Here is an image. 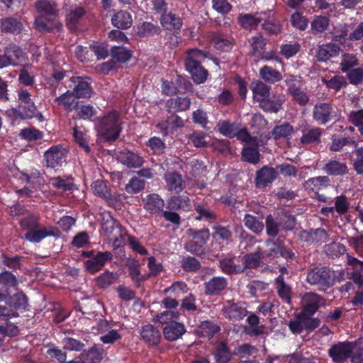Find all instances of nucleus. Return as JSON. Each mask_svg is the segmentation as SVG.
I'll return each mask as SVG.
<instances>
[{
  "label": "nucleus",
  "mask_w": 363,
  "mask_h": 363,
  "mask_svg": "<svg viewBox=\"0 0 363 363\" xmlns=\"http://www.w3.org/2000/svg\"><path fill=\"white\" fill-rule=\"evenodd\" d=\"M49 84L55 87L60 84H62L66 89H70L77 99H88L94 94L91 86V78L87 76H74L71 70L54 69ZM51 94L56 95V88L51 91Z\"/></svg>",
  "instance_id": "obj_1"
},
{
  "label": "nucleus",
  "mask_w": 363,
  "mask_h": 363,
  "mask_svg": "<svg viewBox=\"0 0 363 363\" xmlns=\"http://www.w3.org/2000/svg\"><path fill=\"white\" fill-rule=\"evenodd\" d=\"M40 216L29 211L19 221L21 228L26 230L24 238L26 240L33 243H39L48 237L58 238L60 236V230L52 225L40 227Z\"/></svg>",
  "instance_id": "obj_2"
},
{
  "label": "nucleus",
  "mask_w": 363,
  "mask_h": 363,
  "mask_svg": "<svg viewBox=\"0 0 363 363\" xmlns=\"http://www.w3.org/2000/svg\"><path fill=\"white\" fill-rule=\"evenodd\" d=\"M35 8L39 14L35 20V28L41 33L59 32L62 24L57 21L59 11L55 2L49 0H38Z\"/></svg>",
  "instance_id": "obj_3"
},
{
  "label": "nucleus",
  "mask_w": 363,
  "mask_h": 363,
  "mask_svg": "<svg viewBox=\"0 0 363 363\" xmlns=\"http://www.w3.org/2000/svg\"><path fill=\"white\" fill-rule=\"evenodd\" d=\"M95 128L98 135L102 138L104 142H115L118 139L122 131L119 114L116 111H110L97 118Z\"/></svg>",
  "instance_id": "obj_4"
},
{
  "label": "nucleus",
  "mask_w": 363,
  "mask_h": 363,
  "mask_svg": "<svg viewBox=\"0 0 363 363\" xmlns=\"http://www.w3.org/2000/svg\"><path fill=\"white\" fill-rule=\"evenodd\" d=\"M206 57V54L198 48L189 49L186 52L185 69L197 84L205 82L208 76V70L202 65Z\"/></svg>",
  "instance_id": "obj_5"
},
{
  "label": "nucleus",
  "mask_w": 363,
  "mask_h": 363,
  "mask_svg": "<svg viewBox=\"0 0 363 363\" xmlns=\"http://www.w3.org/2000/svg\"><path fill=\"white\" fill-rule=\"evenodd\" d=\"M334 273L329 267H314L307 272L306 281L320 291H326L335 284Z\"/></svg>",
  "instance_id": "obj_6"
},
{
  "label": "nucleus",
  "mask_w": 363,
  "mask_h": 363,
  "mask_svg": "<svg viewBox=\"0 0 363 363\" xmlns=\"http://www.w3.org/2000/svg\"><path fill=\"white\" fill-rule=\"evenodd\" d=\"M320 325V320L302 311L295 314L294 318L289 321L288 327L292 334L299 335L303 332L310 333Z\"/></svg>",
  "instance_id": "obj_7"
},
{
  "label": "nucleus",
  "mask_w": 363,
  "mask_h": 363,
  "mask_svg": "<svg viewBox=\"0 0 363 363\" xmlns=\"http://www.w3.org/2000/svg\"><path fill=\"white\" fill-rule=\"evenodd\" d=\"M188 235L192 240L184 244V249L196 256H202L205 254V245L210 238V232L208 228L196 230L189 228L187 230Z\"/></svg>",
  "instance_id": "obj_8"
},
{
  "label": "nucleus",
  "mask_w": 363,
  "mask_h": 363,
  "mask_svg": "<svg viewBox=\"0 0 363 363\" xmlns=\"http://www.w3.org/2000/svg\"><path fill=\"white\" fill-rule=\"evenodd\" d=\"M69 150L63 145H56L48 149L43 155L44 166L48 168H60L67 163Z\"/></svg>",
  "instance_id": "obj_9"
},
{
  "label": "nucleus",
  "mask_w": 363,
  "mask_h": 363,
  "mask_svg": "<svg viewBox=\"0 0 363 363\" xmlns=\"http://www.w3.org/2000/svg\"><path fill=\"white\" fill-rule=\"evenodd\" d=\"M140 340L150 348H158L162 339V333L157 327L148 323L140 329Z\"/></svg>",
  "instance_id": "obj_10"
},
{
  "label": "nucleus",
  "mask_w": 363,
  "mask_h": 363,
  "mask_svg": "<svg viewBox=\"0 0 363 363\" xmlns=\"http://www.w3.org/2000/svg\"><path fill=\"white\" fill-rule=\"evenodd\" d=\"M353 352V344L350 341L333 345L328 350V355L335 363H344Z\"/></svg>",
  "instance_id": "obj_11"
},
{
  "label": "nucleus",
  "mask_w": 363,
  "mask_h": 363,
  "mask_svg": "<svg viewBox=\"0 0 363 363\" xmlns=\"http://www.w3.org/2000/svg\"><path fill=\"white\" fill-rule=\"evenodd\" d=\"M4 52L10 66L21 67L28 62L27 54L20 45L16 43H9L4 48Z\"/></svg>",
  "instance_id": "obj_12"
},
{
  "label": "nucleus",
  "mask_w": 363,
  "mask_h": 363,
  "mask_svg": "<svg viewBox=\"0 0 363 363\" xmlns=\"http://www.w3.org/2000/svg\"><path fill=\"white\" fill-rule=\"evenodd\" d=\"M113 259V255L109 251H98L96 255L84 262L85 269L94 274L102 269L108 262Z\"/></svg>",
  "instance_id": "obj_13"
},
{
  "label": "nucleus",
  "mask_w": 363,
  "mask_h": 363,
  "mask_svg": "<svg viewBox=\"0 0 363 363\" xmlns=\"http://www.w3.org/2000/svg\"><path fill=\"white\" fill-rule=\"evenodd\" d=\"M334 108L330 103H317L313 109V118L320 125H325L334 118Z\"/></svg>",
  "instance_id": "obj_14"
},
{
  "label": "nucleus",
  "mask_w": 363,
  "mask_h": 363,
  "mask_svg": "<svg viewBox=\"0 0 363 363\" xmlns=\"http://www.w3.org/2000/svg\"><path fill=\"white\" fill-rule=\"evenodd\" d=\"M302 301L303 306L301 311L313 316L320 307L325 304V298L315 292H308L305 294Z\"/></svg>",
  "instance_id": "obj_15"
},
{
  "label": "nucleus",
  "mask_w": 363,
  "mask_h": 363,
  "mask_svg": "<svg viewBox=\"0 0 363 363\" xmlns=\"http://www.w3.org/2000/svg\"><path fill=\"white\" fill-rule=\"evenodd\" d=\"M342 49L333 42L319 45L315 50V58L318 62H326L331 58L337 57Z\"/></svg>",
  "instance_id": "obj_16"
},
{
  "label": "nucleus",
  "mask_w": 363,
  "mask_h": 363,
  "mask_svg": "<svg viewBox=\"0 0 363 363\" xmlns=\"http://www.w3.org/2000/svg\"><path fill=\"white\" fill-rule=\"evenodd\" d=\"M302 135L300 143L303 145L319 144L321 142V136L324 130L319 127L311 128L307 123L300 126Z\"/></svg>",
  "instance_id": "obj_17"
},
{
  "label": "nucleus",
  "mask_w": 363,
  "mask_h": 363,
  "mask_svg": "<svg viewBox=\"0 0 363 363\" xmlns=\"http://www.w3.org/2000/svg\"><path fill=\"white\" fill-rule=\"evenodd\" d=\"M277 177L278 173L274 167L264 165L256 172L255 186L258 189L265 188L272 184Z\"/></svg>",
  "instance_id": "obj_18"
},
{
  "label": "nucleus",
  "mask_w": 363,
  "mask_h": 363,
  "mask_svg": "<svg viewBox=\"0 0 363 363\" xmlns=\"http://www.w3.org/2000/svg\"><path fill=\"white\" fill-rule=\"evenodd\" d=\"M228 286V280L223 277H213L203 284L204 294L214 296L220 295Z\"/></svg>",
  "instance_id": "obj_19"
},
{
  "label": "nucleus",
  "mask_w": 363,
  "mask_h": 363,
  "mask_svg": "<svg viewBox=\"0 0 363 363\" xmlns=\"http://www.w3.org/2000/svg\"><path fill=\"white\" fill-rule=\"evenodd\" d=\"M211 42L213 48L220 52H230L234 44V39L222 32H214L211 34Z\"/></svg>",
  "instance_id": "obj_20"
},
{
  "label": "nucleus",
  "mask_w": 363,
  "mask_h": 363,
  "mask_svg": "<svg viewBox=\"0 0 363 363\" xmlns=\"http://www.w3.org/2000/svg\"><path fill=\"white\" fill-rule=\"evenodd\" d=\"M186 332L184 325L177 321H170L163 328L162 333L166 340L174 342L181 338Z\"/></svg>",
  "instance_id": "obj_21"
},
{
  "label": "nucleus",
  "mask_w": 363,
  "mask_h": 363,
  "mask_svg": "<svg viewBox=\"0 0 363 363\" xmlns=\"http://www.w3.org/2000/svg\"><path fill=\"white\" fill-rule=\"evenodd\" d=\"M101 228L105 235L108 237L115 235L118 231L121 230L122 225L113 216L111 211H105L101 213Z\"/></svg>",
  "instance_id": "obj_22"
},
{
  "label": "nucleus",
  "mask_w": 363,
  "mask_h": 363,
  "mask_svg": "<svg viewBox=\"0 0 363 363\" xmlns=\"http://www.w3.org/2000/svg\"><path fill=\"white\" fill-rule=\"evenodd\" d=\"M164 206V200L157 194H150L143 200V208L150 214L160 215Z\"/></svg>",
  "instance_id": "obj_23"
},
{
  "label": "nucleus",
  "mask_w": 363,
  "mask_h": 363,
  "mask_svg": "<svg viewBox=\"0 0 363 363\" xmlns=\"http://www.w3.org/2000/svg\"><path fill=\"white\" fill-rule=\"evenodd\" d=\"M274 286L278 296L281 301L288 305L292 304V286L287 284L284 277L282 276H278L274 279Z\"/></svg>",
  "instance_id": "obj_24"
},
{
  "label": "nucleus",
  "mask_w": 363,
  "mask_h": 363,
  "mask_svg": "<svg viewBox=\"0 0 363 363\" xmlns=\"http://www.w3.org/2000/svg\"><path fill=\"white\" fill-rule=\"evenodd\" d=\"M160 23L164 30L173 31L175 34L180 33L183 25L182 18L172 12L162 13Z\"/></svg>",
  "instance_id": "obj_25"
},
{
  "label": "nucleus",
  "mask_w": 363,
  "mask_h": 363,
  "mask_svg": "<svg viewBox=\"0 0 363 363\" xmlns=\"http://www.w3.org/2000/svg\"><path fill=\"white\" fill-rule=\"evenodd\" d=\"M75 96L72 93L71 90L67 89V90L57 96L53 101V106L57 107H63V108L67 111H72L75 109L77 106L78 101Z\"/></svg>",
  "instance_id": "obj_26"
},
{
  "label": "nucleus",
  "mask_w": 363,
  "mask_h": 363,
  "mask_svg": "<svg viewBox=\"0 0 363 363\" xmlns=\"http://www.w3.org/2000/svg\"><path fill=\"white\" fill-rule=\"evenodd\" d=\"M219 268L227 275L239 274L243 272L241 264L236 263L235 256L225 257L219 260Z\"/></svg>",
  "instance_id": "obj_27"
},
{
  "label": "nucleus",
  "mask_w": 363,
  "mask_h": 363,
  "mask_svg": "<svg viewBox=\"0 0 363 363\" xmlns=\"http://www.w3.org/2000/svg\"><path fill=\"white\" fill-rule=\"evenodd\" d=\"M164 179L165 180L167 189L170 191H174L177 194L180 193L186 186L182 177L177 172H167L165 173Z\"/></svg>",
  "instance_id": "obj_28"
},
{
  "label": "nucleus",
  "mask_w": 363,
  "mask_h": 363,
  "mask_svg": "<svg viewBox=\"0 0 363 363\" xmlns=\"http://www.w3.org/2000/svg\"><path fill=\"white\" fill-rule=\"evenodd\" d=\"M0 29L2 33L19 34L23 29V25L17 18L4 17L0 19Z\"/></svg>",
  "instance_id": "obj_29"
},
{
  "label": "nucleus",
  "mask_w": 363,
  "mask_h": 363,
  "mask_svg": "<svg viewBox=\"0 0 363 363\" xmlns=\"http://www.w3.org/2000/svg\"><path fill=\"white\" fill-rule=\"evenodd\" d=\"M264 255L260 250L255 252H250L242 256L241 266L243 267V272L246 269H255L261 266Z\"/></svg>",
  "instance_id": "obj_30"
},
{
  "label": "nucleus",
  "mask_w": 363,
  "mask_h": 363,
  "mask_svg": "<svg viewBox=\"0 0 363 363\" xmlns=\"http://www.w3.org/2000/svg\"><path fill=\"white\" fill-rule=\"evenodd\" d=\"M128 272L131 280L134 282L136 288H140L142 283L150 277V274H142L140 270V264L138 260H133L128 263Z\"/></svg>",
  "instance_id": "obj_31"
},
{
  "label": "nucleus",
  "mask_w": 363,
  "mask_h": 363,
  "mask_svg": "<svg viewBox=\"0 0 363 363\" xmlns=\"http://www.w3.org/2000/svg\"><path fill=\"white\" fill-rule=\"evenodd\" d=\"M223 311L225 317L233 321L242 319L247 313L246 308L241 306L239 303L230 302L228 305L223 307Z\"/></svg>",
  "instance_id": "obj_32"
},
{
  "label": "nucleus",
  "mask_w": 363,
  "mask_h": 363,
  "mask_svg": "<svg viewBox=\"0 0 363 363\" xmlns=\"http://www.w3.org/2000/svg\"><path fill=\"white\" fill-rule=\"evenodd\" d=\"M36 106L33 101L29 104H18L14 108H11L13 116L16 118L20 119H31L33 118Z\"/></svg>",
  "instance_id": "obj_33"
},
{
  "label": "nucleus",
  "mask_w": 363,
  "mask_h": 363,
  "mask_svg": "<svg viewBox=\"0 0 363 363\" xmlns=\"http://www.w3.org/2000/svg\"><path fill=\"white\" fill-rule=\"evenodd\" d=\"M111 23L114 27L118 29H128L133 25L132 16L126 11H118L112 16Z\"/></svg>",
  "instance_id": "obj_34"
},
{
  "label": "nucleus",
  "mask_w": 363,
  "mask_h": 363,
  "mask_svg": "<svg viewBox=\"0 0 363 363\" xmlns=\"http://www.w3.org/2000/svg\"><path fill=\"white\" fill-rule=\"evenodd\" d=\"M119 161L128 168L140 167L144 162L143 157L138 154L128 150L120 152Z\"/></svg>",
  "instance_id": "obj_35"
},
{
  "label": "nucleus",
  "mask_w": 363,
  "mask_h": 363,
  "mask_svg": "<svg viewBox=\"0 0 363 363\" xmlns=\"http://www.w3.org/2000/svg\"><path fill=\"white\" fill-rule=\"evenodd\" d=\"M330 21L326 16H315L311 22V33L314 36H320L328 28Z\"/></svg>",
  "instance_id": "obj_36"
},
{
  "label": "nucleus",
  "mask_w": 363,
  "mask_h": 363,
  "mask_svg": "<svg viewBox=\"0 0 363 363\" xmlns=\"http://www.w3.org/2000/svg\"><path fill=\"white\" fill-rule=\"evenodd\" d=\"M323 170L330 176H344L348 172V168L345 162L330 160L323 167Z\"/></svg>",
  "instance_id": "obj_37"
},
{
  "label": "nucleus",
  "mask_w": 363,
  "mask_h": 363,
  "mask_svg": "<svg viewBox=\"0 0 363 363\" xmlns=\"http://www.w3.org/2000/svg\"><path fill=\"white\" fill-rule=\"evenodd\" d=\"M191 103V99L186 96L172 98L168 99L167 101V111L169 113H174L179 111H184L189 108Z\"/></svg>",
  "instance_id": "obj_38"
},
{
  "label": "nucleus",
  "mask_w": 363,
  "mask_h": 363,
  "mask_svg": "<svg viewBox=\"0 0 363 363\" xmlns=\"http://www.w3.org/2000/svg\"><path fill=\"white\" fill-rule=\"evenodd\" d=\"M135 33L140 38L154 37L160 34L161 28L157 24L145 21L136 26Z\"/></svg>",
  "instance_id": "obj_39"
},
{
  "label": "nucleus",
  "mask_w": 363,
  "mask_h": 363,
  "mask_svg": "<svg viewBox=\"0 0 363 363\" xmlns=\"http://www.w3.org/2000/svg\"><path fill=\"white\" fill-rule=\"evenodd\" d=\"M294 133V128L289 122H284L281 125H275L271 131L274 140H278L281 138L289 140Z\"/></svg>",
  "instance_id": "obj_40"
},
{
  "label": "nucleus",
  "mask_w": 363,
  "mask_h": 363,
  "mask_svg": "<svg viewBox=\"0 0 363 363\" xmlns=\"http://www.w3.org/2000/svg\"><path fill=\"white\" fill-rule=\"evenodd\" d=\"M168 208L171 210H183L188 211L191 209L190 199L184 195H174L168 199Z\"/></svg>",
  "instance_id": "obj_41"
},
{
  "label": "nucleus",
  "mask_w": 363,
  "mask_h": 363,
  "mask_svg": "<svg viewBox=\"0 0 363 363\" xmlns=\"http://www.w3.org/2000/svg\"><path fill=\"white\" fill-rule=\"evenodd\" d=\"M214 359L216 363H228L230 361L232 353L225 342H218L213 352Z\"/></svg>",
  "instance_id": "obj_42"
},
{
  "label": "nucleus",
  "mask_w": 363,
  "mask_h": 363,
  "mask_svg": "<svg viewBox=\"0 0 363 363\" xmlns=\"http://www.w3.org/2000/svg\"><path fill=\"white\" fill-rule=\"evenodd\" d=\"M6 303L12 308L18 311H25L28 306V298L22 291L14 294L13 296H7Z\"/></svg>",
  "instance_id": "obj_43"
},
{
  "label": "nucleus",
  "mask_w": 363,
  "mask_h": 363,
  "mask_svg": "<svg viewBox=\"0 0 363 363\" xmlns=\"http://www.w3.org/2000/svg\"><path fill=\"white\" fill-rule=\"evenodd\" d=\"M251 89L254 99L259 102V104L270 96V86L262 81H257L252 83Z\"/></svg>",
  "instance_id": "obj_44"
},
{
  "label": "nucleus",
  "mask_w": 363,
  "mask_h": 363,
  "mask_svg": "<svg viewBox=\"0 0 363 363\" xmlns=\"http://www.w3.org/2000/svg\"><path fill=\"white\" fill-rule=\"evenodd\" d=\"M220 330V328L210 320L201 322L196 329V334L201 337L212 338Z\"/></svg>",
  "instance_id": "obj_45"
},
{
  "label": "nucleus",
  "mask_w": 363,
  "mask_h": 363,
  "mask_svg": "<svg viewBox=\"0 0 363 363\" xmlns=\"http://www.w3.org/2000/svg\"><path fill=\"white\" fill-rule=\"evenodd\" d=\"M86 10L84 7L76 6L72 9L66 16L67 26L70 30H75L80 21V19L85 16Z\"/></svg>",
  "instance_id": "obj_46"
},
{
  "label": "nucleus",
  "mask_w": 363,
  "mask_h": 363,
  "mask_svg": "<svg viewBox=\"0 0 363 363\" xmlns=\"http://www.w3.org/2000/svg\"><path fill=\"white\" fill-rule=\"evenodd\" d=\"M262 20V17H257L251 13H241L238 18L240 26L244 29L250 30L256 29Z\"/></svg>",
  "instance_id": "obj_47"
},
{
  "label": "nucleus",
  "mask_w": 363,
  "mask_h": 363,
  "mask_svg": "<svg viewBox=\"0 0 363 363\" xmlns=\"http://www.w3.org/2000/svg\"><path fill=\"white\" fill-rule=\"evenodd\" d=\"M330 182L331 181L328 176H318L309 178L306 182V184L312 191L317 194L319 191L330 186Z\"/></svg>",
  "instance_id": "obj_48"
},
{
  "label": "nucleus",
  "mask_w": 363,
  "mask_h": 363,
  "mask_svg": "<svg viewBox=\"0 0 363 363\" xmlns=\"http://www.w3.org/2000/svg\"><path fill=\"white\" fill-rule=\"evenodd\" d=\"M196 213L195 219L197 220L213 221L216 219V213L212 211L209 206L206 203H200L195 206Z\"/></svg>",
  "instance_id": "obj_49"
},
{
  "label": "nucleus",
  "mask_w": 363,
  "mask_h": 363,
  "mask_svg": "<svg viewBox=\"0 0 363 363\" xmlns=\"http://www.w3.org/2000/svg\"><path fill=\"white\" fill-rule=\"evenodd\" d=\"M260 77L266 82L275 84L282 79L281 72L273 67L264 65L259 69Z\"/></svg>",
  "instance_id": "obj_50"
},
{
  "label": "nucleus",
  "mask_w": 363,
  "mask_h": 363,
  "mask_svg": "<svg viewBox=\"0 0 363 363\" xmlns=\"http://www.w3.org/2000/svg\"><path fill=\"white\" fill-rule=\"evenodd\" d=\"M18 285L16 276L11 272L4 270L0 273V286L6 292H9L10 289H16Z\"/></svg>",
  "instance_id": "obj_51"
},
{
  "label": "nucleus",
  "mask_w": 363,
  "mask_h": 363,
  "mask_svg": "<svg viewBox=\"0 0 363 363\" xmlns=\"http://www.w3.org/2000/svg\"><path fill=\"white\" fill-rule=\"evenodd\" d=\"M243 222L246 228L257 235L261 233L264 228L262 219L251 214H245Z\"/></svg>",
  "instance_id": "obj_52"
},
{
  "label": "nucleus",
  "mask_w": 363,
  "mask_h": 363,
  "mask_svg": "<svg viewBox=\"0 0 363 363\" xmlns=\"http://www.w3.org/2000/svg\"><path fill=\"white\" fill-rule=\"evenodd\" d=\"M109 53L117 63H125L130 60L132 57L131 51L122 46L111 47Z\"/></svg>",
  "instance_id": "obj_53"
},
{
  "label": "nucleus",
  "mask_w": 363,
  "mask_h": 363,
  "mask_svg": "<svg viewBox=\"0 0 363 363\" xmlns=\"http://www.w3.org/2000/svg\"><path fill=\"white\" fill-rule=\"evenodd\" d=\"M242 160L250 164H256L260 159V154L257 145L248 146L242 148Z\"/></svg>",
  "instance_id": "obj_54"
},
{
  "label": "nucleus",
  "mask_w": 363,
  "mask_h": 363,
  "mask_svg": "<svg viewBox=\"0 0 363 363\" xmlns=\"http://www.w3.org/2000/svg\"><path fill=\"white\" fill-rule=\"evenodd\" d=\"M118 279L117 274L106 270L96 279L97 286L101 289H106L116 283Z\"/></svg>",
  "instance_id": "obj_55"
},
{
  "label": "nucleus",
  "mask_w": 363,
  "mask_h": 363,
  "mask_svg": "<svg viewBox=\"0 0 363 363\" xmlns=\"http://www.w3.org/2000/svg\"><path fill=\"white\" fill-rule=\"evenodd\" d=\"M1 259L2 264L6 267L11 269L13 270H18L22 268V260L24 259L23 256L21 255H15L13 257L9 256L6 253H2L1 255Z\"/></svg>",
  "instance_id": "obj_56"
},
{
  "label": "nucleus",
  "mask_w": 363,
  "mask_h": 363,
  "mask_svg": "<svg viewBox=\"0 0 363 363\" xmlns=\"http://www.w3.org/2000/svg\"><path fill=\"white\" fill-rule=\"evenodd\" d=\"M359 65V60L354 53L345 52L342 55L340 67L342 72H347Z\"/></svg>",
  "instance_id": "obj_57"
},
{
  "label": "nucleus",
  "mask_w": 363,
  "mask_h": 363,
  "mask_svg": "<svg viewBox=\"0 0 363 363\" xmlns=\"http://www.w3.org/2000/svg\"><path fill=\"white\" fill-rule=\"evenodd\" d=\"M274 248L270 249L272 255H277L278 253L281 257L286 260L293 259L295 257L294 252L289 247H286L284 244L278 241L272 242Z\"/></svg>",
  "instance_id": "obj_58"
},
{
  "label": "nucleus",
  "mask_w": 363,
  "mask_h": 363,
  "mask_svg": "<svg viewBox=\"0 0 363 363\" xmlns=\"http://www.w3.org/2000/svg\"><path fill=\"white\" fill-rule=\"evenodd\" d=\"M74 110L77 111V116L83 120L91 119L97 113L96 109L93 106L85 104H80L79 101Z\"/></svg>",
  "instance_id": "obj_59"
},
{
  "label": "nucleus",
  "mask_w": 363,
  "mask_h": 363,
  "mask_svg": "<svg viewBox=\"0 0 363 363\" xmlns=\"http://www.w3.org/2000/svg\"><path fill=\"white\" fill-rule=\"evenodd\" d=\"M102 199L108 206L115 210H120L122 208V194L117 192L112 193L110 190Z\"/></svg>",
  "instance_id": "obj_60"
},
{
  "label": "nucleus",
  "mask_w": 363,
  "mask_h": 363,
  "mask_svg": "<svg viewBox=\"0 0 363 363\" xmlns=\"http://www.w3.org/2000/svg\"><path fill=\"white\" fill-rule=\"evenodd\" d=\"M218 132L229 138L235 137L237 126L229 121H220L217 124Z\"/></svg>",
  "instance_id": "obj_61"
},
{
  "label": "nucleus",
  "mask_w": 363,
  "mask_h": 363,
  "mask_svg": "<svg viewBox=\"0 0 363 363\" xmlns=\"http://www.w3.org/2000/svg\"><path fill=\"white\" fill-rule=\"evenodd\" d=\"M354 143L355 141L350 137H333L329 148L332 152H338L342 150L345 146L354 145Z\"/></svg>",
  "instance_id": "obj_62"
},
{
  "label": "nucleus",
  "mask_w": 363,
  "mask_h": 363,
  "mask_svg": "<svg viewBox=\"0 0 363 363\" xmlns=\"http://www.w3.org/2000/svg\"><path fill=\"white\" fill-rule=\"evenodd\" d=\"M322 82L328 89H333L336 91H340L343 86L347 84L345 77L340 75H335L330 79L323 78Z\"/></svg>",
  "instance_id": "obj_63"
},
{
  "label": "nucleus",
  "mask_w": 363,
  "mask_h": 363,
  "mask_svg": "<svg viewBox=\"0 0 363 363\" xmlns=\"http://www.w3.org/2000/svg\"><path fill=\"white\" fill-rule=\"evenodd\" d=\"M104 350L94 345L87 350H83L82 355H86L91 363H100L103 359Z\"/></svg>",
  "instance_id": "obj_64"
}]
</instances>
